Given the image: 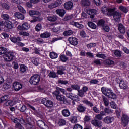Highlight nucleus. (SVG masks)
<instances>
[{
	"instance_id": "obj_1",
	"label": "nucleus",
	"mask_w": 129,
	"mask_h": 129,
	"mask_svg": "<svg viewBox=\"0 0 129 129\" xmlns=\"http://www.w3.org/2000/svg\"><path fill=\"white\" fill-rule=\"evenodd\" d=\"M59 91H60L62 93H63V94H64L65 92H66V90L63 88L57 87L56 91H54L53 93V96L55 97L58 101H61L64 103V104H67V101H66L65 96L60 95V92Z\"/></svg>"
},
{
	"instance_id": "obj_2",
	"label": "nucleus",
	"mask_w": 129,
	"mask_h": 129,
	"mask_svg": "<svg viewBox=\"0 0 129 129\" xmlns=\"http://www.w3.org/2000/svg\"><path fill=\"white\" fill-rule=\"evenodd\" d=\"M101 91L103 94L105 95L108 98H111V99H116L117 98L116 95L113 93L111 89L103 87L101 88Z\"/></svg>"
},
{
	"instance_id": "obj_3",
	"label": "nucleus",
	"mask_w": 129,
	"mask_h": 129,
	"mask_svg": "<svg viewBox=\"0 0 129 129\" xmlns=\"http://www.w3.org/2000/svg\"><path fill=\"white\" fill-rule=\"evenodd\" d=\"M116 10V8L115 7L111 8L106 7L105 6H103L101 9L102 13H103V14H104L105 15H107V16H112V14H113V12Z\"/></svg>"
},
{
	"instance_id": "obj_4",
	"label": "nucleus",
	"mask_w": 129,
	"mask_h": 129,
	"mask_svg": "<svg viewBox=\"0 0 129 129\" xmlns=\"http://www.w3.org/2000/svg\"><path fill=\"white\" fill-rule=\"evenodd\" d=\"M40 76L38 75H34L32 76L29 81L30 84H33V85H37L39 82H40Z\"/></svg>"
},
{
	"instance_id": "obj_5",
	"label": "nucleus",
	"mask_w": 129,
	"mask_h": 129,
	"mask_svg": "<svg viewBox=\"0 0 129 129\" xmlns=\"http://www.w3.org/2000/svg\"><path fill=\"white\" fill-rule=\"evenodd\" d=\"M14 56L15 53L11 51L3 55V58L6 62H11V61L13 60V59H14Z\"/></svg>"
},
{
	"instance_id": "obj_6",
	"label": "nucleus",
	"mask_w": 129,
	"mask_h": 129,
	"mask_svg": "<svg viewBox=\"0 0 129 129\" xmlns=\"http://www.w3.org/2000/svg\"><path fill=\"white\" fill-rule=\"evenodd\" d=\"M129 122V116L125 114H123L121 117V124L124 127H125L128 124Z\"/></svg>"
},
{
	"instance_id": "obj_7",
	"label": "nucleus",
	"mask_w": 129,
	"mask_h": 129,
	"mask_svg": "<svg viewBox=\"0 0 129 129\" xmlns=\"http://www.w3.org/2000/svg\"><path fill=\"white\" fill-rule=\"evenodd\" d=\"M112 16L115 22H119L121 18V13L118 11H114L112 13Z\"/></svg>"
},
{
	"instance_id": "obj_8",
	"label": "nucleus",
	"mask_w": 129,
	"mask_h": 129,
	"mask_svg": "<svg viewBox=\"0 0 129 129\" xmlns=\"http://www.w3.org/2000/svg\"><path fill=\"white\" fill-rule=\"evenodd\" d=\"M13 87L15 91L21 90L23 87V85L18 82H14L13 84Z\"/></svg>"
},
{
	"instance_id": "obj_9",
	"label": "nucleus",
	"mask_w": 129,
	"mask_h": 129,
	"mask_svg": "<svg viewBox=\"0 0 129 129\" xmlns=\"http://www.w3.org/2000/svg\"><path fill=\"white\" fill-rule=\"evenodd\" d=\"M42 103L46 107H53L54 103L51 100H47L46 98H43L42 100Z\"/></svg>"
},
{
	"instance_id": "obj_10",
	"label": "nucleus",
	"mask_w": 129,
	"mask_h": 129,
	"mask_svg": "<svg viewBox=\"0 0 129 129\" xmlns=\"http://www.w3.org/2000/svg\"><path fill=\"white\" fill-rule=\"evenodd\" d=\"M37 124L41 129H49V126L46 125V123L41 120L37 121Z\"/></svg>"
},
{
	"instance_id": "obj_11",
	"label": "nucleus",
	"mask_w": 129,
	"mask_h": 129,
	"mask_svg": "<svg viewBox=\"0 0 129 129\" xmlns=\"http://www.w3.org/2000/svg\"><path fill=\"white\" fill-rule=\"evenodd\" d=\"M65 95H66L67 97L70 98L72 99V100H74L75 101H77L78 100V96L77 95L74 96L73 94L68 93H66Z\"/></svg>"
},
{
	"instance_id": "obj_12",
	"label": "nucleus",
	"mask_w": 129,
	"mask_h": 129,
	"mask_svg": "<svg viewBox=\"0 0 129 129\" xmlns=\"http://www.w3.org/2000/svg\"><path fill=\"white\" fill-rule=\"evenodd\" d=\"M87 13L88 14V15L91 16L90 18L92 19L94 18V16L97 14V11H96L95 9H89L87 10Z\"/></svg>"
},
{
	"instance_id": "obj_13",
	"label": "nucleus",
	"mask_w": 129,
	"mask_h": 129,
	"mask_svg": "<svg viewBox=\"0 0 129 129\" xmlns=\"http://www.w3.org/2000/svg\"><path fill=\"white\" fill-rule=\"evenodd\" d=\"M69 42L73 46H76L78 44V41H77V39L75 37H70L69 38Z\"/></svg>"
},
{
	"instance_id": "obj_14",
	"label": "nucleus",
	"mask_w": 129,
	"mask_h": 129,
	"mask_svg": "<svg viewBox=\"0 0 129 129\" xmlns=\"http://www.w3.org/2000/svg\"><path fill=\"white\" fill-rule=\"evenodd\" d=\"M31 61L32 63L35 65L36 66H38L39 64H40V58L36 57H33L31 58Z\"/></svg>"
},
{
	"instance_id": "obj_15",
	"label": "nucleus",
	"mask_w": 129,
	"mask_h": 129,
	"mask_svg": "<svg viewBox=\"0 0 129 129\" xmlns=\"http://www.w3.org/2000/svg\"><path fill=\"white\" fill-rule=\"evenodd\" d=\"M91 122L95 126H97L98 127H101L102 126V122L101 121L92 120Z\"/></svg>"
},
{
	"instance_id": "obj_16",
	"label": "nucleus",
	"mask_w": 129,
	"mask_h": 129,
	"mask_svg": "<svg viewBox=\"0 0 129 129\" xmlns=\"http://www.w3.org/2000/svg\"><path fill=\"white\" fill-rule=\"evenodd\" d=\"M119 87L121 89H126L127 88V82L125 81H120V82L119 83Z\"/></svg>"
},
{
	"instance_id": "obj_17",
	"label": "nucleus",
	"mask_w": 129,
	"mask_h": 129,
	"mask_svg": "<svg viewBox=\"0 0 129 129\" xmlns=\"http://www.w3.org/2000/svg\"><path fill=\"white\" fill-rule=\"evenodd\" d=\"M56 13L57 15H59L60 17H64L65 14H66V12L63 9H58L56 10Z\"/></svg>"
},
{
	"instance_id": "obj_18",
	"label": "nucleus",
	"mask_w": 129,
	"mask_h": 129,
	"mask_svg": "<svg viewBox=\"0 0 129 129\" xmlns=\"http://www.w3.org/2000/svg\"><path fill=\"white\" fill-rule=\"evenodd\" d=\"M64 7L66 10H71L73 8V3L72 2H66Z\"/></svg>"
},
{
	"instance_id": "obj_19",
	"label": "nucleus",
	"mask_w": 129,
	"mask_h": 129,
	"mask_svg": "<svg viewBox=\"0 0 129 129\" xmlns=\"http://www.w3.org/2000/svg\"><path fill=\"white\" fill-rule=\"evenodd\" d=\"M5 27L7 29H13L14 28V24L10 21H7L5 22Z\"/></svg>"
},
{
	"instance_id": "obj_20",
	"label": "nucleus",
	"mask_w": 129,
	"mask_h": 129,
	"mask_svg": "<svg viewBox=\"0 0 129 129\" xmlns=\"http://www.w3.org/2000/svg\"><path fill=\"white\" fill-rule=\"evenodd\" d=\"M70 25H72V26H75L76 28H78L79 29H82L83 28V25L79 24L78 22L72 21L70 22Z\"/></svg>"
},
{
	"instance_id": "obj_21",
	"label": "nucleus",
	"mask_w": 129,
	"mask_h": 129,
	"mask_svg": "<svg viewBox=\"0 0 129 129\" xmlns=\"http://www.w3.org/2000/svg\"><path fill=\"white\" fill-rule=\"evenodd\" d=\"M113 120H114V118H113V117H111L110 116H107L104 119V122H105V123H107V124L111 123V122H112V121H113Z\"/></svg>"
},
{
	"instance_id": "obj_22",
	"label": "nucleus",
	"mask_w": 129,
	"mask_h": 129,
	"mask_svg": "<svg viewBox=\"0 0 129 129\" xmlns=\"http://www.w3.org/2000/svg\"><path fill=\"white\" fill-rule=\"evenodd\" d=\"M14 16L16 17V18H17V19H19V20H24V19H25V16L24 15L19 12L15 13L14 14Z\"/></svg>"
},
{
	"instance_id": "obj_23",
	"label": "nucleus",
	"mask_w": 129,
	"mask_h": 129,
	"mask_svg": "<svg viewBox=\"0 0 129 129\" xmlns=\"http://www.w3.org/2000/svg\"><path fill=\"white\" fill-rule=\"evenodd\" d=\"M50 36L51 33L48 32H45L40 34V38H43V39L49 38Z\"/></svg>"
},
{
	"instance_id": "obj_24",
	"label": "nucleus",
	"mask_w": 129,
	"mask_h": 129,
	"mask_svg": "<svg viewBox=\"0 0 129 129\" xmlns=\"http://www.w3.org/2000/svg\"><path fill=\"white\" fill-rule=\"evenodd\" d=\"M64 71H65V67L63 66H60L57 70V73L59 75H63V74H64Z\"/></svg>"
},
{
	"instance_id": "obj_25",
	"label": "nucleus",
	"mask_w": 129,
	"mask_h": 129,
	"mask_svg": "<svg viewBox=\"0 0 129 129\" xmlns=\"http://www.w3.org/2000/svg\"><path fill=\"white\" fill-rule=\"evenodd\" d=\"M73 19H75V18H74V15L73 14H71V15H68V14H67L63 20L64 21H69V20H72Z\"/></svg>"
},
{
	"instance_id": "obj_26",
	"label": "nucleus",
	"mask_w": 129,
	"mask_h": 129,
	"mask_svg": "<svg viewBox=\"0 0 129 129\" xmlns=\"http://www.w3.org/2000/svg\"><path fill=\"white\" fill-rule=\"evenodd\" d=\"M112 55H115L116 57H121V52L119 50H112Z\"/></svg>"
},
{
	"instance_id": "obj_27",
	"label": "nucleus",
	"mask_w": 129,
	"mask_h": 129,
	"mask_svg": "<svg viewBox=\"0 0 129 129\" xmlns=\"http://www.w3.org/2000/svg\"><path fill=\"white\" fill-rule=\"evenodd\" d=\"M47 20L50 22H55L57 21V16L55 15H50L47 17Z\"/></svg>"
},
{
	"instance_id": "obj_28",
	"label": "nucleus",
	"mask_w": 129,
	"mask_h": 129,
	"mask_svg": "<svg viewBox=\"0 0 129 129\" xmlns=\"http://www.w3.org/2000/svg\"><path fill=\"white\" fill-rule=\"evenodd\" d=\"M30 28H31L30 24H29V23H28L27 22L24 23L22 24V30H24V31L29 30V29H30Z\"/></svg>"
},
{
	"instance_id": "obj_29",
	"label": "nucleus",
	"mask_w": 129,
	"mask_h": 129,
	"mask_svg": "<svg viewBox=\"0 0 129 129\" xmlns=\"http://www.w3.org/2000/svg\"><path fill=\"white\" fill-rule=\"evenodd\" d=\"M14 105V103H13V101L10 100L6 101L3 105L4 107H7V106H13Z\"/></svg>"
},
{
	"instance_id": "obj_30",
	"label": "nucleus",
	"mask_w": 129,
	"mask_h": 129,
	"mask_svg": "<svg viewBox=\"0 0 129 129\" xmlns=\"http://www.w3.org/2000/svg\"><path fill=\"white\" fill-rule=\"evenodd\" d=\"M118 29L119 32H120L122 34H124L125 33V28H124V26H123L122 24H119L118 25Z\"/></svg>"
},
{
	"instance_id": "obj_31",
	"label": "nucleus",
	"mask_w": 129,
	"mask_h": 129,
	"mask_svg": "<svg viewBox=\"0 0 129 129\" xmlns=\"http://www.w3.org/2000/svg\"><path fill=\"white\" fill-rule=\"evenodd\" d=\"M70 119V121H71L72 123H76V122H77V120H78V119H80V117L73 116L71 117Z\"/></svg>"
},
{
	"instance_id": "obj_32",
	"label": "nucleus",
	"mask_w": 129,
	"mask_h": 129,
	"mask_svg": "<svg viewBox=\"0 0 129 129\" xmlns=\"http://www.w3.org/2000/svg\"><path fill=\"white\" fill-rule=\"evenodd\" d=\"M10 40L13 42V43H17V42H20V41H22V40L21 39V37H17V38L14 37H11Z\"/></svg>"
},
{
	"instance_id": "obj_33",
	"label": "nucleus",
	"mask_w": 129,
	"mask_h": 129,
	"mask_svg": "<svg viewBox=\"0 0 129 129\" xmlns=\"http://www.w3.org/2000/svg\"><path fill=\"white\" fill-rule=\"evenodd\" d=\"M119 9L121 12H123V13H124L125 14H126V13L128 12V8L122 6H119Z\"/></svg>"
},
{
	"instance_id": "obj_34",
	"label": "nucleus",
	"mask_w": 129,
	"mask_h": 129,
	"mask_svg": "<svg viewBox=\"0 0 129 129\" xmlns=\"http://www.w3.org/2000/svg\"><path fill=\"white\" fill-rule=\"evenodd\" d=\"M29 14L31 17H33V16L35 15H38V16H40V13L37 11L30 10L29 12Z\"/></svg>"
},
{
	"instance_id": "obj_35",
	"label": "nucleus",
	"mask_w": 129,
	"mask_h": 129,
	"mask_svg": "<svg viewBox=\"0 0 129 129\" xmlns=\"http://www.w3.org/2000/svg\"><path fill=\"white\" fill-rule=\"evenodd\" d=\"M81 4L84 7H88V6L90 5V2H89V0H82L81 1Z\"/></svg>"
},
{
	"instance_id": "obj_36",
	"label": "nucleus",
	"mask_w": 129,
	"mask_h": 129,
	"mask_svg": "<svg viewBox=\"0 0 129 129\" xmlns=\"http://www.w3.org/2000/svg\"><path fill=\"white\" fill-rule=\"evenodd\" d=\"M88 26L91 28V29H93L94 30H95L97 28L96 25L94 24L93 22H89L88 23Z\"/></svg>"
},
{
	"instance_id": "obj_37",
	"label": "nucleus",
	"mask_w": 129,
	"mask_h": 129,
	"mask_svg": "<svg viewBox=\"0 0 129 129\" xmlns=\"http://www.w3.org/2000/svg\"><path fill=\"white\" fill-rule=\"evenodd\" d=\"M104 64H105V65H108V66H110L111 65L114 64V61L110 59H107L105 61Z\"/></svg>"
},
{
	"instance_id": "obj_38",
	"label": "nucleus",
	"mask_w": 129,
	"mask_h": 129,
	"mask_svg": "<svg viewBox=\"0 0 129 129\" xmlns=\"http://www.w3.org/2000/svg\"><path fill=\"white\" fill-rule=\"evenodd\" d=\"M97 58H101V59H105L106 58V55L103 53H97L96 54Z\"/></svg>"
},
{
	"instance_id": "obj_39",
	"label": "nucleus",
	"mask_w": 129,
	"mask_h": 129,
	"mask_svg": "<svg viewBox=\"0 0 129 129\" xmlns=\"http://www.w3.org/2000/svg\"><path fill=\"white\" fill-rule=\"evenodd\" d=\"M77 110L80 112H84L85 111V108L82 105H79L78 106Z\"/></svg>"
},
{
	"instance_id": "obj_40",
	"label": "nucleus",
	"mask_w": 129,
	"mask_h": 129,
	"mask_svg": "<svg viewBox=\"0 0 129 129\" xmlns=\"http://www.w3.org/2000/svg\"><path fill=\"white\" fill-rule=\"evenodd\" d=\"M57 122L60 126L65 125V124H66V121L62 119H59Z\"/></svg>"
},
{
	"instance_id": "obj_41",
	"label": "nucleus",
	"mask_w": 129,
	"mask_h": 129,
	"mask_svg": "<svg viewBox=\"0 0 129 129\" xmlns=\"http://www.w3.org/2000/svg\"><path fill=\"white\" fill-rule=\"evenodd\" d=\"M9 100V96H4L0 98V103L4 102V101H8Z\"/></svg>"
},
{
	"instance_id": "obj_42",
	"label": "nucleus",
	"mask_w": 129,
	"mask_h": 129,
	"mask_svg": "<svg viewBox=\"0 0 129 129\" xmlns=\"http://www.w3.org/2000/svg\"><path fill=\"white\" fill-rule=\"evenodd\" d=\"M58 82L60 84H63V85H67V84H69L68 81L64 80L62 79L58 80Z\"/></svg>"
},
{
	"instance_id": "obj_43",
	"label": "nucleus",
	"mask_w": 129,
	"mask_h": 129,
	"mask_svg": "<svg viewBox=\"0 0 129 129\" xmlns=\"http://www.w3.org/2000/svg\"><path fill=\"white\" fill-rule=\"evenodd\" d=\"M103 100L105 106H108L109 105V101L107 99V98L103 97Z\"/></svg>"
},
{
	"instance_id": "obj_44",
	"label": "nucleus",
	"mask_w": 129,
	"mask_h": 129,
	"mask_svg": "<svg viewBox=\"0 0 129 129\" xmlns=\"http://www.w3.org/2000/svg\"><path fill=\"white\" fill-rule=\"evenodd\" d=\"M60 59L62 62H67L68 61V57H66L65 55H61L60 56Z\"/></svg>"
},
{
	"instance_id": "obj_45",
	"label": "nucleus",
	"mask_w": 129,
	"mask_h": 129,
	"mask_svg": "<svg viewBox=\"0 0 129 129\" xmlns=\"http://www.w3.org/2000/svg\"><path fill=\"white\" fill-rule=\"evenodd\" d=\"M50 57L51 59H56L58 58V54L55 52H51L50 53Z\"/></svg>"
},
{
	"instance_id": "obj_46",
	"label": "nucleus",
	"mask_w": 129,
	"mask_h": 129,
	"mask_svg": "<svg viewBox=\"0 0 129 129\" xmlns=\"http://www.w3.org/2000/svg\"><path fill=\"white\" fill-rule=\"evenodd\" d=\"M11 88V86L7 83H4L3 84L2 89L3 90H8L9 88Z\"/></svg>"
},
{
	"instance_id": "obj_47",
	"label": "nucleus",
	"mask_w": 129,
	"mask_h": 129,
	"mask_svg": "<svg viewBox=\"0 0 129 129\" xmlns=\"http://www.w3.org/2000/svg\"><path fill=\"white\" fill-rule=\"evenodd\" d=\"M102 29L103 31H104V32H109V30H110L109 26H108V25H106L103 26L102 27Z\"/></svg>"
},
{
	"instance_id": "obj_48",
	"label": "nucleus",
	"mask_w": 129,
	"mask_h": 129,
	"mask_svg": "<svg viewBox=\"0 0 129 129\" xmlns=\"http://www.w3.org/2000/svg\"><path fill=\"white\" fill-rule=\"evenodd\" d=\"M73 34V31L72 30L66 31L63 32L64 36H71Z\"/></svg>"
},
{
	"instance_id": "obj_49",
	"label": "nucleus",
	"mask_w": 129,
	"mask_h": 129,
	"mask_svg": "<svg viewBox=\"0 0 129 129\" xmlns=\"http://www.w3.org/2000/svg\"><path fill=\"white\" fill-rule=\"evenodd\" d=\"M42 25L41 24H38L35 27V30L36 32H40L42 30Z\"/></svg>"
},
{
	"instance_id": "obj_50",
	"label": "nucleus",
	"mask_w": 129,
	"mask_h": 129,
	"mask_svg": "<svg viewBox=\"0 0 129 129\" xmlns=\"http://www.w3.org/2000/svg\"><path fill=\"white\" fill-rule=\"evenodd\" d=\"M1 18L3 19V20H9L10 19V16L8 14H2Z\"/></svg>"
},
{
	"instance_id": "obj_51",
	"label": "nucleus",
	"mask_w": 129,
	"mask_h": 129,
	"mask_svg": "<svg viewBox=\"0 0 129 129\" xmlns=\"http://www.w3.org/2000/svg\"><path fill=\"white\" fill-rule=\"evenodd\" d=\"M20 70L21 72H25L27 70V67L24 64H21L20 67Z\"/></svg>"
},
{
	"instance_id": "obj_52",
	"label": "nucleus",
	"mask_w": 129,
	"mask_h": 129,
	"mask_svg": "<svg viewBox=\"0 0 129 129\" xmlns=\"http://www.w3.org/2000/svg\"><path fill=\"white\" fill-rule=\"evenodd\" d=\"M48 9H55V8H56L55 2H52L49 4L48 6Z\"/></svg>"
},
{
	"instance_id": "obj_53",
	"label": "nucleus",
	"mask_w": 129,
	"mask_h": 129,
	"mask_svg": "<svg viewBox=\"0 0 129 129\" xmlns=\"http://www.w3.org/2000/svg\"><path fill=\"white\" fill-rule=\"evenodd\" d=\"M7 53V49L4 47H0V55H3Z\"/></svg>"
},
{
	"instance_id": "obj_54",
	"label": "nucleus",
	"mask_w": 129,
	"mask_h": 129,
	"mask_svg": "<svg viewBox=\"0 0 129 129\" xmlns=\"http://www.w3.org/2000/svg\"><path fill=\"white\" fill-rule=\"evenodd\" d=\"M71 88L74 89L75 90H78V91H79V89H80V87H79L78 85L74 84L71 86Z\"/></svg>"
},
{
	"instance_id": "obj_55",
	"label": "nucleus",
	"mask_w": 129,
	"mask_h": 129,
	"mask_svg": "<svg viewBox=\"0 0 129 129\" xmlns=\"http://www.w3.org/2000/svg\"><path fill=\"white\" fill-rule=\"evenodd\" d=\"M19 35L21 36H24L25 37H28L30 35V34L27 32L20 31L19 32Z\"/></svg>"
},
{
	"instance_id": "obj_56",
	"label": "nucleus",
	"mask_w": 129,
	"mask_h": 129,
	"mask_svg": "<svg viewBox=\"0 0 129 129\" xmlns=\"http://www.w3.org/2000/svg\"><path fill=\"white\" fill-rule=\"evenodd\" d=\"M54 3L57 8V7H59V6L63 4V1L62 0H57L56 1L54 2Z\"/></svg>"
},
{
	"instance_id": "obj_57",
	"label": "nucleus",
	"mask_w": 129,
	"mask_h": 129,
	"mask_svg": "<svg viewBox=\"0 0 129 129\" xmlns=\"http://www.w3.org/2000/svg\"><path fill=\"white\" fill-rule=\"evenodd\" d=\"M27 106H28L29 108H30V109L32 111V112H34L35 113L38 112V111H37V109H36V108H35V107H33L31 105L28 104V105H27Z\"/></svg>"
},
{
	"instance_id": "obj_58",
	"label": "nucleus",
	"mask_w": 129,
	"mask_h": 129,
	"mask_svg": "<svg viewBox=\"0 0 129 129\" xmlns=\"http://www.w3.org/2000/svg\"><path fill=\"white\" fill-rule=\"evenodd\" d=\"M111 107L112 108H113L114 109H116V107H117V105L114 102V101H112L110 103Z\"/></svg>"
},
{
	"instance_id": "obj_59",
	"label": "nucleus",
	"mask_w": 129,
	"mask_h": 129,
	"mask_svg": "<svg viewBox=\"0 0 129 129\" xmlns=\"http://www.w3.org/2000/svg\"><path fill=\"white\" fill-rule=\"evenodd\" d=\"M105 23V21L103 20H100L98 22V26H100V27H103L104 26V24Z\"/></svg>"
},
{
	"instance_id": "obj_60",
	"label": "nucleus",
	"mask_w": 129,
	"mask_h": 129,
	"mask_svg": "<svg viewBox=\"0 0 129 129\" xmlns=\"http://www.w3.org/2000/svg\"><path fill=\"white\" fill-rule=\"evenodd\" d=\"M49 77H52V78H56L57 77V75L56 74V73L54 72H50L49 74Z\"/></svg>"
},
{
	"instance_id": "obj_61",
	"label": "nucleus",
	"mask_w": 129,
	"mask_h": 129,
	"mask_svg": "<svg viewBox=\"0 0 129 129\" xmlns=\"http://www.w3.org/2000/svg\"><path fill=\"white\" fill-rule=\"evenodd\" d=\"M1 6L3 9H5L6 10H9L10 9V6L6 3H2Z\"/></svg>"
},
{
	"instance_id": "obj_62",
	"label": "nucleus",
	"mask_w": 129,
	"mask_h": 129,
	"mask_svg": "<svg viewBox=\"0 0 129 129\" xmlns=\"http://www.w3.org/2000/svg\"><path fill=\"white\" fill-rule=\"evenodd\" d=\"M84 103L85 104H87V105H88L89 106H90L91 107L93 106V104L92 103L87 101V100H84L83 101Z\"/></svg>"
},
{
	"instance_id": "obj_63",
	"label": "nucleus",
	"mask_w": 129,
	"mask_h": 129,
	"mask_svg": "<svg viewBox=\"0 0 129 129\" xmlns=\"http://www.w3.org/2000/svg\"><path fill=\"white\" fill-rule=\"evenodd\" d=\"M96 46V44L94 43H91L89 44H87V47L89 49H91V48H93Z\"/></svg>"
},
{
	"instance_id": "obj_64",
	"label": "nucleus",
	"mask_w": 129,
	"mask_h": 129,
	"mask_svg": "<svg viewBox=\"0 0 129 129\" xmlns=\"http://www.w3.org/2000/svg\"><path fill=\"white\" fill-rule=\"evenodd\" d=\"M73 129H82V126L79 124H76L74 126Z\"/></svg>"
}]
</instances>
